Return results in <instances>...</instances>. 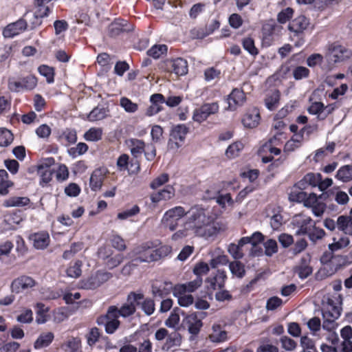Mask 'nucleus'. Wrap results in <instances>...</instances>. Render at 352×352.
<instances>
[{
  "label": "nucleus",
  "instance_id": "13d9d810",
  "mask_svg": "<svg viewBox=\"0 0 352 352\" xmlns=\"http://www.w3.org/2000/svg\"><path fill=\"white\" fill-rule=\"evenodd\" d=\"M140 212V208L137 205L133 206L131 208L125 210L118 214V219L125 220L129 217H133Z\"/></svg>",
  "mask_w": 352,
  "mask_h": 352
},
{
  "label": "nucleus",
  "instance_id": "49530a36",
  "mask_svg": "<svg viewBox=\"0 0 352 352\" xmlns=\"http://www.w3.org/2000/svg\"><path fill=\"white\" fill-rule=\"evenodd\" d=\"M120 105L124 109V111L129 113H135L138 109V104L132 102L130 99L126 97H122L120 100Z\"/></svg>",
  "mask_w": 352,
  "mask_h": 352
},
{
  "label": "nucleus",
  "instance_id": "bf43d9fd",
  "mask_svg": "<svg viewBox=\"0 0 352 352\" xmlns=\"http://www.w3.org/2000/svg\"><path fill=\"white\" fill-rule=\"evenodd\" d=\"M124 260V256L122 254H117L113 256H110L105 261V265L109 269H113L118 266Z\"/></svg>",
  "mask_w": 352,
  "mask_h": 352
},
{
  "label": "nucleus",
  "instance_id": "a18cd8bd",
  "mask_svg": "<svg viewBox=\"0 0 352 352\" xmlns=\"http://www.w3.org/2000/svg\"><path fill=\"white\" fill-rule=\"evenodd\" d=\"M173 294L177 298L178 303L182 307H188L194 302L192 296L191 294H187L186 292H181V294H177L174 288Z\"/></svg>",
  "mask_w": 352,
  "mask_h": 352
},
{
  "label": "nucleus",
  "instance_id": "2eb2a0df",
  "mask_svg": "<svg viewBox=\"0 0 352 352\" xmlns=\"http://www.w3.org/2000/svg\"><path fill=\"white\" fill-rule=\"evenodd\" d=\"M107 173L108 169L106 167H100L93 171L89 179V186L92 190L98 191L101 189Z\"/></svg>",
  "mask_w": 352,
  "mask_h": 352
},
{
  "label": "nucleus",
  "instance_id": "cd10ccee",
  "mask_svg": "<svg viewBox=\"0 0 352 352\" xmlns=\"http://www.w3.org/2000/svg\"><path fill=\"white\" fill-rule=\"evenodd\" d=\"M280 92L278 90H272L267 93L264 102L265 105L270 111L276 109L279 104Z\"/></svg>",
  "mask_w": 352,
  "mask_h": 352
},
{
  "label": "nucleus",
  "instance_id": "a19ab883",
  "mask_svg": "<svg viewBox=\"0 0 352 352\" xmlns=\"http://www.w3.org/2000/svg\"><path fill=\"white\" fill-rule=\"evenodd\" d=\"M243 147L244 144L242 142H234L227 148L226 155L230 159L235 158L239 156Z\"/></svg>",
  "mask_w": 352,
  "mask_h": 352
},
{
  "label": "nucleus",
  "instance_id": "412c9836",
  "mask_svg": "<svg viewBox=\"0 0 352 352\" xmlns=\"http://www.w3.org/2000/svg\"><path fill=\"white\" fill-rule=\"evenodd\" d=\"M184 322L187 326L189 333L195 336L199 333L203 325L201 320L198 318L196 313L187 315L184 319Z\"/></svg>",
  "mask_w": 352,
  "mask_h": 352
},
{
  "label": "nucleus",
  "instance_id": "5fc2aeb1",
  "mask_svg": "<svg viewBox=\"0 0 352 352\" xmlns=\"http://www.w3.org/2000/svg\"><path fill=\"white\" fill-rule=\"evenodd\" d=\"M80 344V340L77 338H69L63 346L67 352H75L78 350Z\"/></svg>",
  "mask_w": 352,
  "mask_h": 352
},
{
  "label": "nucleus",
  "instance_id": "aec40b11",
  "mask_svg": "<svg viewBox=\"0 0 352 352\" xmlns=\"http://www.w3.org/2000/svg\"><path fill=\"white\" fill-rule=\"evenodd\" d=\"M175 188L170 185L166 186L162 190L153 192L151 195L150 199L152 203L157 204L162 201H168L174 197Z\"/></svg>",
  "mask_w": 352,
  "mask_h": 352
},
{
  "label": "nucleus",
  "instance_id": "774afa93",
  "mask_svg": "<svg viewBox=\"0 0 352 352\" xmlns=\"http://www.w3.org/2000/svg\"><path fill=\"white\" fill-rule=\"evenodd\" d=\"M243 48L250 54L255 56L258 53L257 48L254 45V42L251 38H245L243 41Z\"/></svg>",
  "mask_w": 352,
  "mask_h": 352
},
{
  "label": "nucleus",
  "instance_id": "f3484780",
  "mask_svg": "<svg viewBox=\"0 0 352 352\" xmlns=\"http://www.w3.org/2000/svg\"><path fill=\"white\" fill-rule=\"evenodd\" d=\"M320 179V173H308L296 183V187L300 190L307 189L309 186L317 187Z\"/></svg>",
  "mask_w": 352,
  "mask_h": 352
},
{
  "label": "nucleus",
  "instance_id": "7ed1b4c3",
  "mask_svg": "<svg viewBox=\"0 0 352 352\" xmlns=\"http://www.w3.org/2000/svg\"><path fill=\"white\" fill-rule=\"evenodd\" d=\"M143 299V294L141 293L131 292L128 296L126 302L120 309L116 306H111L109 308V316L128 317L133 314L135 311V307L140 305V301Z\"/></svg>",
  "mask_w": 352,
  "mask_h": 352
},
{
  "label": "nucleus",
  "instance_id": "79ce46f5",
  "mask_svg": "<svg viewBox=\"0 0 352 352\" xmlns=\"http://www.w3.org/2000/svg\"><path fill=\"white\" fill-rule=\"evenodd\" d=\"M302 190H303L297 188L296 184L289 195V200L298 203L302 202L304 204L308 194Z\"/></svg>",
  "mask_w": 352,
  "mask_h": 352
},
{
  "label": "nucleus",
  "instance_id": "20e7f679",
  "mask_svg": "<svg viewBox=\"0 0 352 352\" xmlns=\"http://www.w3.org/2000/svg\"><path fill=\"white\" fill-rule=\"evenodd\" d=\"M154 246L152 242H146L133 249L129 254L132 261L137 262H152L155 261Z\"/></svg>",
  "mask_w": 352,
  "mask_h": 352
},
{
  "label": "nucleus",
  "instance_id": "423d86ee",
  "mask_svg": "<svg viewBox=\"0 0 352 352\" xmlns=\"http://www.w3.org/2000/svg\"><path fill=\"white\" fill-rule=\"evenodd\" d=\"M37 285V281L32 277L27 275H21L12 281L10 288L13 293L19 294L29 292Z\"/></svg>",
  "mask_w": 352,
  "mask_h": 352
},
{
  "label": "nucleus",
  "instance_id": "f8f14e48",
  "mask_svg": "<svg viewBox=\"0 0 352 352\" xmlns=\"http://www.w3.org/2000/svg\"><path fill=\"white\" fill-rule=\"evenodd\" d=\"M246 100L244 92L239 89H234L227 98L228 107L230 111H235L243 105Z\"/></svg>",
  "mask_w": 352,
  "mask_h": 352
},
{
  "label": "nucleus",
  "instance_id": "e2e57ef3",
  "mask_svg": "<svg viewBox=\"0 0 352 352\" xmlns=\"http://www.w3.org/2000/svg\"><path fill=\"white\" fill-rule=\"evenodd\" d=\"M265 252L267 256H272L278 251L277 243L274 239H268L264 243Z\"/></svg>",
  "mask_w": 352,
  "mask_h": 352
},
{
  "label": "nucleus",
  "instance_id": "4468645a",
  "mask_svg": "<svg viewBox=\"0 0 352 352\" xmlns=\"http://www.w3.org/2000/svg\"><path fill=\"white\" fill-rule=\"evenodd\" d=\"M166 68L177 76L186 75L188 72V63L182 58L167 60Z\"/></svg>",
  "mask_w": 352,
  "mask_h": 352
},
{
  "label": "nucleus",
  "instance_id": "f03ea898",
  "mask_svg": "<svg viewBox=\"0 0 352 352\" xmlns=\"http://www.w3.org/2000/svg\"><path fill=\"white\" fill-rule=\"evenodd\" d=\"M342 296L338 293L327 294L322 300V327L327 331L336 329V320L341 314Z\"/></svg>",
  "mask_w": 352,
  "mask_h": 352
},
{
  "label": "nucleus",
  "instance_id": "0e129e2a",
  "mask_svg": "<svg viewBox=\"0 0 352 352\" xmlns=\"http://www.w3.org/2000/svg\"><path fill=\"white\" fill-rule=\"evenodd\" d=\"M294 10L291 8H287L280 11L277 16L278 21L280 23H285L293 16Z\"/></svg>",
  "mask_w": 352,
  "mask_h": 352
},
{
  "label": "nucleus",
  "instance_id": "58836bf2",
  "mask_svg": "<svg viewBox=\"0 0 352 352\" xmlns=\"http://www.w3.org/2000/svg\"><path fill=\"white\" fill-rule=\"evenodd\" d=\"M12 186V182L8 179V173L0 170V195H6L8 193V188Z\"/></svg>",
  "mask_w": 352,
  "mask_h": 352
},
{
  "label": "nucleus",
  "instance_id": "72a5a7b5",
  "mask_svg": "<svg viewBox=\"0 0 352 352\" xmlns=\"http://www.w3.org/2000/svg\"><path fill=\"white\" fill-rule=\"evenodd\" d=\"M182 343V336L181 335L177 332H173L168 334L166 338V342L162 346V349L165 351H168L173 347H176L180 346Z\"/></svg>",
  "mask_w": 352,
  "mask_h": 352
},
{
  "label": "nucleus",
  "instance_id": "9d476101",
  "mask_svg": "<svg viewBox=\"0 0 352 352\" xmlns=\"http://www.w3.org/2000/svg\"><path fill=\"white\" fill-rule=\"evenodd\" d=\"M314 222L310 217L304 214H297L292 219V223L296 229V234L298 235L307 234L310 229H312Z\"/></svg>",
  "mask_w": 352,
  "mask_h": 352
},
{
  "label": "nucleus",
  "instance_id": "dca6fc26",
  "mask_svg": "<svg viewBox=\"0 0 352 352\" xmlns=\"http://www.w3.org/2000/svg\"><path fill=\"white\" fill-rule=\"evenodd\" d=\"M30 241L34 248L44 250L48 247L50 243V237L47 232L41 231L30 235Z\"/></svg>",
  "mask_w": 352,
  "mask_h": 352
},
{
  "label": "nucleus",
  "instance_id": "37998d69",
  "mask_svg": "<svg viewBox=\"0 0 352 352\" xmlns=\"http://www.w3.org/2000/svg\"><path fill=\"white\" fill-rule=\"evenodd\" d=\"M168 50V47L166 45L164 44H158V45H154L152 46L148 51L147 54L155 58H159L162 55H164L166 54Z\"/></svg>",
  "mask_w": 352,
  "mask_h": 352
},
{
  "label": "nucleus",
  "instance_id": "69168bd1",
  "mask_svg": "<svg viewBox=\"0 0 352 352\" xmlns=\"http://www.w3.org/2000/svg\"><path fill=\"white\" fill-rule=\"evenodd\" d=\"M35 132L39 138L46 140L50 137L52 130L47 124H43L36 128Z\"/></svg>",
  "mask_w": 352,
  "mask_h": 352
},
{
  "label": "nucleus",
  "instance_id": "a211bd4d",
  "mask_svg": "<svg viewBox=\"0 0 352 352\" xmlns=\"http://www.w3.org/2000/svg\"><path fill=\"white\" fill-rule=\"evenodd\" d=\"M261 116L258 109L252 108L245 113L242 119V123L245 127L253 129L259 124Z\"/></svg>",
  "mask_w": 352,
  "mask_h": 352
},
{
  "label": "nucleus",
  "instance_id": "2f4dec72",
  "mask_svg": "<svg viewBox=\"0 0 352 352\" xmlns=\"http://www.w3.org/2000/svg\"><path fill=\"white\" fill-rule=\"evenodd\" d=\"M336 178L344 183L352 181V165L341 166L336 174Z\"/></svg>",
  "mask_w": 352,
  "mask_h": 352
},
{
  "label": "nucleus",
  "instance_id": "603ef678",
  "mask_svg": "<svg viewBox=\"0 0 352 352\" xmlns=\"http://www.w3.org/2000/svg\"><path fill=\"white\" fill-rule=\"evenodd\" d=\"M106 116V112L104 109L95 108L87 116V119L90 122H96L102 120Z\"/></svg>",
  "mask_w": 352,
  "mask_h": 352
},
{
  "label": "nucleus",
  "instance_id": "8fccbe9b",
  "mask_svg": "<svg viewBox=\"0 0 352 352\" xmlns=\"http://www.w3.org/2000/svg\"><path fill=\"white\" fill-rule=\"evenodd\" d=\"M210 271L209 265L204 261L197 263L193 267V273L197 277H201V276L207 274Z\"/></svg>",
  "mask_w": 352,
  "mask_h": 352
},
{
  "label": "nucleus",
  "instance_id": "4c0bfd02",
  "mask_svg": "<svg viewBox=\"0 0 352 352\" xmlns=\"http://www.w3.org/2000/svg\"><path fill=\"white\" fill-rule=\"evenodd\" d=\"M36 321L38 324H44L48 320L49 308L44 304L38 302L36 305Z\"/></svg>",
  "mask_w": 352,
  "mask_h": 352
},
{
  "label": "nucleus",
  "instance_id": "e433bc0d",
  "mask_svg": "<svg viewBox=\"0 0 352 352\" xmlns=\"http://www.w3.org/2000/svg\"><path fill=\"white\" fill-rule=\"evenodd\" d=\"M82 263L80 261H76L70 263L66 270V274L67 276L73 278H77L80 276L82 274Z\"/></svg>",
  "mask_w": 352,
  "mask_h": 352
},
{
  "label": "nucleus",
  "instance_id": "338daca9",
  "mask_svg": "<svg viewBox=\"0 0 352 352\" xmlns=\"http://www.w3.org/2000/svg\"><path fill=\"white\" fill-rule=\"evenodd\" d=\"M142 309L146 315H151L155 311V304L153 300L146 298L140 301Z\"/></svg>",
  "mask_w": 352,
  "mask_h": 352
},
{
  "label": "nucleus",
  "instance_id": "f704fd0d",
  "mask_svg": "<svg viewBox=\"0 0 352 352\" xmlns=\"http://www.w3.org/2000/svg\"><path fill=\"white\" fill-rule=\"evenodd\" d=\"M30 199L27 197H12L5 200L3 206L10 207H22L28 205Z\"/></svg>",
  "mask_w": 352,
  "mask_h": 352
},
{
  "label": "nucleus",
  "instance_id": "6ab92c4d",
  "mask_svg": "<svg viewBox=\"0 0 352 352\" xmlns=\"http://www.w3.org/2000/svg\"><path fill=\"white\" fill-rule=\"evenodd\" d=\"M26 27L27 23L24 20H18L5 28L3 31V35L5 38H12L23 32Z\"/></svg>",
  "mask_w": 352,
  "mask_h": 352
},
{
  "label": "nucleus",
  "instance_id": "0eeeda50",
  "mask_svg": "<svg viewBox=\"0 0 352 352\" xmlns=\"http://www.w3.org/2000/svg\"><path fill=\"white\" fill-rule=\"evenodd\" d=\"M219 109L217 102L205 103L195 109L192 113V120L199 124L206 121L211 116L216 114Z\"/></svg>",
  "mask_w": 352,
  "mask_h": 352
},
{
  "label": "nucleus",
  "instance_id": "7c9ffc66",
  "mask_svg": "<svg viewBox=\"0 0 352 352\" xmlns=\"http://www.w3.org/2000/svg\"><path fill=\"white\" fill-rule=\"evenodd\" d=\"M352 263V259L348 256L337 255L333 256L329 261V265L333 267V272H336L342 267L347 266Z\"/></svg>",
  "mask_w": 352,
  "mask_h": 352
},
{
  "label": "nucleus",
  "instance_id": "473e14b6",
  "mask_svg": "<svg viewBox=\"0 0 352 352\" xmlns=\"http://www.w3.org/2000/svg\"><path fill=\"white\" fill-rule=\"evenodd\" d=\"M303 141L302 134H294L289 140H288L284 147L285 152H293L300 148Z\"/></svg>",
  "mask_w": 352,
  "mask_h": 352
},
{
  "label": "nucleus",
  "instance_id": "052dcab7",
  "mask_svg": "<svg viewBox=\"0 0 352 352\" xmlns=\"http://www.w3.org/2000/svg\"><path fill=\"white\" fill-rule=\"evenodd\" d=\"M38 72L41 75L45 76L47 82L51 83L54 81V69L47 65H41L38 67Z\"/></svg>",
  "mask_w": 352,
  "mask_h": 352
},
{
  "label": "nucleus",
  "instance_id": "1a4fd4ad",
  "mask_svg": "<svg viewBox=\"0 0 352 352\" xmlns=\"http://www.w3.org/2000/svg\"><path fill=\"white\" fill-rule=\"evenodd\" d=\"M351 54V52L346 47L334 43L329 47L326 57L329 62L336 63L349 58Z\"/></svg>",
  "mask_w": 352,
  "mask_h": 352
},
{
  "label": "nucleus",
  "instance_id": "ddd939ff",
  "mask_svg": "<svg viewBox=\"0 0 352 352\" xmlns=\"http://www.w3.org/2000/svg\"><path fill=\"white\" fill-rule=\"evenodd\" d=\"M149 102L151 104L146 108L144 113L146 116L151 117L162 110V104L165 102V98L161 94H154L150 96Z\"/></svg>",
  "mask_w": 352,
  "mask_h": 352
},
{
  "label": "nucleus",
  "instance_id": "393cba45",
  "mask_svg": "<svg viewBox=\"0 0 352 352\" xmlns=\"http://www.w3.org/2000/svg\"><path fill=\"white\" fill-rule=\"evenodd\" d=\"M309 25V20L304 16L294 19L289 25V30L295 34L302 33Z\"/></svg>",
  "mask_w": 352,
  "mask_h": 352
},
{
  "label": "nucleus",
  "instance_id": "de8ad7c7",
  "mask_svg": "<svg viewBox=\"0 0 352 352\" xmlns=\"http://www.w3.org/2000/svg\"><path fill=\"white\" fill-rule=\"evenodd\" d=\"M13 141V135L6 128H0V146H7Z\"/></svg>",
  "mask_w": 352,
  "mask_h": 352
},
{
  "label": "nucleus",
  "instance_id": "4d7b16f0",
  "mask_svg": "<svg viewBox=\"0 0 352 352\" xmlns=\"http://www.w3.org/2000/svg\"><path fill=\"white\" fill-rule=\"evenodd\" d=\"M154 252L155 254L153 255L155 257V261H157L161 258L165 257L170 254L172 252V248L168 245H164L157 249L154 248Z\"/></svg>",
  "mask_w": 352,
  "mask_h": 352
},
{
  "label": "nucleus",
  "instance_id": "c756f323",
  "mask_svg": "<svg viewBox=\"0 0 352 352\" xmlns=\"http://www.w3.org/2000/svg\"><path fill=\"white\" fill-rule=\"evenodd\" d=\"M336 144L334 142H329L325 147L316 150L313 155V160L318 163L322 161L329 155L333 153Z\"/></svg>",
  "mask_w": 352,
  "mask_h": 352
},
{
  "label": "nucleus",
  "instance_id": "09e8293b",
  "mask_svg": "<svg viewBox=\"0 0 352 352\" xmlns=\"http://www.w3.org/2000/svg\"><path fill=\"white\" fill-rule=\"evenodd\" d=\"M229 268L232 274L238 278H242L245 274L244 265L239 261L231 262Z\"/></svg>",
  "mask_w": 352,
  "mask_h": 352
},
{
  "label": "nucleus",
  "instance_id": "3c124183",
  "mask_svg": "<svg viewBox=\"0 0 352 352\" xmlns=\"http://www.w3.org/2000/svg\"><path fill=\"white\" fill-rule=\"evenodd\" d=\"M145 145L142 140H133L131 141V152L133 155L138 157L144 151Z\"/></svg>",
  "mask_w": 352,
  "mask_h": 352
},
{
  "label": "nucleus",
  "instance_id": "ea45409f",
  "mask_svg": "<svg viewBox=\"0 0 352 352\" xmlns=\"http://www.w3.org/2000/svg\"><path fill=\"white\" fill-rule=\"evenodd\" d=\"M103 131L101 128L91 127L84 134V139L89 142H98L102 138Z\"/></svg>",
  "mask_w": 352,
  "mask_h": 352
},
{
  "label": "nucleus",
  "instance_id": "680f3d73",
  "mask_svg": "<svg viewBox=\"0 0 352 352\" xmlns=\"http://www.w3.org/2000/svg\"><path fill=\"white\" fill-rule=\"evenodd\" d=\"M36 8L34 13L36 18H43L47 16L50 12L51 8L49 5L36 3Z\"/></svg>",
  "mask_w": 352,
  "mask_h": 352
},
{
  "label": "nucleus",
  "instance_id": "f257e3e1",
  "mask_svg": "<svg viewBox=\"0 0 352 352\" xmlns=\"http://www.w3.org/2000/svg\"><path fill=\"white\" fill-rule=\"evenodd\" d=\"M185 217L180 229L171 236L173 241L196 236L206 240L214 239L226 230L221 221H214L208 208L196 205L186 211L182 206H175L166 210L160 221L161 226L170 231L175 230L179 221Z\"/></svg>",
  "mask_w": 352,
  "mask_h": 352
},
{
  "label": "nucleus",
  "instance_id": "6e6d98bb",
  "mask_svg": "<svg viewBox=\"0 0 352 352\" xmlns=\"http://www.w3.org/2000/svg\"><path fill=\"white\" fill-rule=\"evenodd\" d=\"M321 197L320 195H317L314 192H311L307 195V197L304 203V206L308 208H312L318 204L321 201Z\"/></svg>",
  "mask_w": 352,
  "mask_h": 352
},
{
  "label": "nucleus",
  "instance_id": "a878e982",
  "mask_svg": "<svg viewBox=\"0 0 352 352\" xmlns=\"http://www.w3.org/2000/svg\"><path fill=\"white\" fill-rule=\"evenodd\" d=\"M54 339V334L51 331H44L39 334L34 343L35 349L47 347Z\"/></svg>",
  "mask_w": 352,
  "mask_h": 352
},
{
  "label": "nucleus",
  "instance_id": "5701e85b",
  "mask_svg": "<svg viewBox=\"0 0 352 352\" xmlns=\"http://www.w3.org/2000/svg\"><path fill=\"white\" fill-rule=\"evenodd\" d=\"M337 226L345 234L352 236V208L350 210L349 214L338 217Z\"/></svg>",
  "mask_w": 352,
  "mask_h": 352
},
{
  "label": "nucleus",
  "instance_id": "4be33fe9",
  "mask_svg": "<svg viewBox=\"0 0 352 352\" xmlns=\"http://www.w3.org/2000/svg\"><path fill=\"white\" fill-rule=\"evenodd\" d=\"M333 108L331 106L324 107L322 102H313L308 108V112L312 115H316L319 119H324Z\"/></svg>",
  "mask_w": 352,
  "mask_h": 352
},
{
  "label": "nucleus",
  "instance_id": "864d4df0",
  "mask_svg": "<svg viewBox=\"0 0 352 352\" xmlns=\"http://www.w3.org/2000/svg\"><path fill=\"white\" fill-rule=\"evenodd\" d=\"M180 318L179 314L176 312H171L169 317L165 321V324L168 328H172L175 330L179 329Z\"/></svg>",
  "mask_w": 352,
  "mask_h": 352
},
{
  "label": "nucleus",
  "instance_id": "c03bdc74",
  "mask_svg": "<svg viewBox=\"0 0 352 352\" xmlns=\"http://www.w3.org/2000/svg\"><path fill=\"white\" fill-rule=\"evenodd\" d=\"M333 243L329 245V248L331 251H337L348 246L350 243V240L346 236H343L339 239L333 238Z\"/></svg>",
  "mask_w": 352,
  "mask_h": 352
},
{
  "label": "nucleus",
  "instance_id": "bb28decb",
  "mask_svg": "<svg viewBox=\"0 0 352 352\" xmlns=\"http://www.w3.org/2000/svg\"><path fill=\"white\" fill-rule=\"evenodd\" d=\"M118 316H109V310L107 312L106 316L104 318H101L98 320L99 324L103 323V320H106L104 327L105 331L107 333H113L118 328L120 325V321L118 320Z\"/></svg>",
  "mask_w": 352,
  "mask_h": 352
},
{
  "label": "nucleus",
  "instance_id": "39448f33",
  "mask_svg": "<svg viewBox=\"0 0 352 352\" xmlns=\"http://www.w3.org/2000/svg\"><path fill=\"white\" fill-rule=\"evenodd\" d=\"M188 133V128L185 124H177L173 127L168 141V148L170 150H177L180 148Z\"/></svg>",
  "mask_w": 352,
  "mask_h": 352
},
{
  "label": "nucleus",
  "instance_id": "c85d7f7f",
  "mask_svg": "<svg viewBox=\"0 0 352 352\" xmlns=\"http://www.w3.org/2000/svg\"><path fill=\"white\" fill-rule=\"evenodd\" d=\"M209 338L212 342H225L227 338V332L222 329L221 325L214 324L212 325Z\"/></svg>",
  "mask_w": 352,
  "mask_h": 352
},
{
  "label": "nucleus",
  "instance_id": "6e6552de",
  "mask_svg": "<svg viewBox=\"0 0 352 352\" xmlns=\"http://www.w3.org/2000/svg\"><path fill=\"white\" fill-rule=\"evenodd\" d=\"M111 276L109 272L98 271L82 280V287L86 289H94L109 280Z\"/></svg>",
  "mask_w": 352,
  "mask_h": 352
},
{
  "label": "nucleus",
  "instance_id": "c9c22d12",
  "mask_svg": "<svg viewBox=\"0 0 352 352\" xmlns=\"http://www.w3.org/2000/svg\"><path fill=\"white\" fill-rule=\"evenodd\" d=\"M132 30V25H128L126 21L117 19L110 25V31L112 34H117L120 32H129Z\"/></svg>",
  "mask_w": 352,
  "mask_h": 352
},
{
  "label": "nucleus",
  "instance_id": "9b49d317",
  "mask_svg": "<svg viewBox=\"0 0 352 352\" xmlns=\"http://www.w3.org/2000/svg\"><path fill=\"white\" fill-rule=\"evenodd\" d=\"M226 278L227 276L225 271L217 270L214 276H210L206 278V289L210 292L222 289L224 287Z\"/></svg>",
  "mask_w": 352,
  "mask_h": 352
},
{
  "label": "nucleus",
  "instance_id": "b1692460",
  "mask_svg": "<svg viewBox=\"0 0 352 352\" xmlns=\"http://www.w3.org/2000/svg\"><path fill=\"white\" fill-rule=\"evenodd\" d=\"M203 283L201 277H197L195 280L184 284H178L175 286V291L177 294L181 292L191 293L199 288Z\"/></svg>",
  "mask_w": 352,
  "mask_h": 352
}]
</instances>
